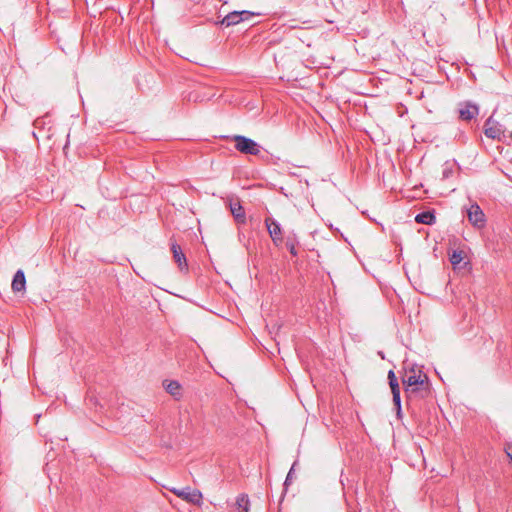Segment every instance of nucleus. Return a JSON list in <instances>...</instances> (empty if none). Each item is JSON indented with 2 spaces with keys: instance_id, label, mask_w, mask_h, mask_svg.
<instances>
[{
  "instance_id": "14",
  "label": "nucleus",
  "mask_w": 512,
  "mask_h": 512,
  "mask_svg": "<svg viewBox=\"0 0 512 512\" xmlns=\"http://www.w3.org/2000/svg\"><path fill=\"white\" fill-rule=\"evenodd\" d=\"M415 221L417 223L432 225L436 221L435 215L430 211L421 212L416 215Z\"/></svg>"
},
{
  "instance_id": "20",
  "label": "nucleus",
  "mask_w": 512,
  "mask_h": 512,
  "mask_svg": "<svg viewBox=\"0 0 512 512\" xmlns=\"http://www.w3.org/2000/svg\"><path fill=\"white\" fill-rule=\"evenodd\" d=\"M239 14L242 17V22L249 21L255 15V13L248 10L239 11Z\"/></svg>"
},
{
  "instance_id": "8",
  "label": "nucleus",
  "mask_w": 512,
  "mask_h": 512,
  "mask_svg": "<svg viewBox=\"0 0 512 512\" xmlns=\"http://www.w3.org/2000/svg\"><path fill=\"white\" fill-rule=\"evenodd\" d=\"M171 252L173 254L174 261L178 264V267L181 271L188 270V264L186 260V256L183 253L181 247L176 242H171Z\"/></svg>"
},
{
  "instance_id": "10",
  "label": "nucleus",
  "mask_w": 512,
  "mask_h": 512,
  "mask_svg": "<svg viewBox=\"0 0 512 512\" xmlns=\"http://www.w3.org/2000/svg\"><path fill=\"white\" fill-rule=\"evenodd\" d=\"M14 292H23L26 288V278L22 270H18L12 280L11 284Z\"/></svg>"
},
{
  "instance_id": "9",
  "label": "nucleus",
  "mask_w": 512,
  "mask_h": 512,
  "mask_svg": "<svg viewBox=\"0 0 512 512\" xmlns=\"http://www.w3.org/2000/svg\"><path fill=\"white\" fill-rule=\"evenodd\" d=\"M391 393H392V400L393 404L395 406L396 415L398 419L402 418V407H401V396H400V386L399 383L391 384Z\"/></svg>"
},
{
  "instance_id": "6",
  "label": "nucleus",
  "mask_w": 512,
  "mask_h": 512,
  "mask_svg": "<svg viewBox=\"0 0 512 512\" xmlns=\"http://www.w3.org/2000/svg\"><path fill=\"white\" fill-rule=\"evenodd\" d=\"M265 225L273 243L278 246L283 242V233L280 224L273 218L267 217Z\"/></svg>"
},
{
  "instance_id": "7",
  "label": "nucleus",
  "mask_w": 512,
  "mask_h": 512,
  "mask_svg": "<svg viewBox=\"0 0 512 512\" xmlns=\"http://www.w3.org/2000/svg\"><path fill=\"white\" fill-rule=\"evenodd\" d=\"M484 134L486 137L491 139L501 140L504 135V129L501 124L493 120V117H489L484 124Z\"/></svg>"
},
{
  "instance_id": "22",
  "label": "nucleus",
  "mask_w": 512,
  "mask_h": 512,
  "mask_svg": "<svg viewBox=\"0 0 512 512\" xmlns=\"http://www.w3.org/2000/svg\"><path fill=\"white\" fill-rule=\"evenodd\" d=\"M450 173H451V170L445 169V170L443 171V176H444L445 178H447V177L449 176V174H450Z\"/></svg>"
},
{
  "instance_id": "21",
  "label": "nucleus",
  "mask_w": 512,
  "mask_h": 512,
  "mask_svg": "<svg viewBox=\"0 0 512 512\" xmlns=\"http://www.w3.org/2000/svg\"><path fill=\"white\" fill-rule=\"evenodd\" d=\"M389 386L398 382V379L393 370L388 371Z\"/></svg>"
},
{
  "instance_id": "11",
  "label": "nucleus",
  "mask_w": 512,
  "mask_h": 512,
  "mask_svg": "<svg viewBox=\"0 0 512 512\" xmlns=\"http://www.w3.org/2000/svg\"><path fill=\"white\" fill-rule=\"evenodd\" d=\"M230 210H231V213L237 223H239V224L245 223V221H246L245 211L239 201L231 203Z\"/></svg>"
},
{
  "instance_id": "23",
  "label": "nucleus",
  "mask_w": 512,
  "mask_h": 512,
  "mask_svg": "<svg viewBox=\"0 0 512 512\" xmlns=\"http://www.w3.org/2000/svg\"><path fill=\"white\" fill-rule=\"evenodd\" d=\"M511 137H512V132H511Z\"/></svg>"
},
{
  "instance_id": "16",
  "label": "nucleus",
  "mask_w": 512,
  "mask_h": 512,
  "mask_svg": "<svg viewBox=\"0 0 512 512\" xmlns=\"http://www.w3.org/2000/svg\"><path fill=\"white\" fill-rule=\"evenodd\" d=\"M236 504L241 509L240 512H249V498L246 494H240L237 497Z\"/></svg>"
},
{
  "instance_id": "18",
  "label": "nucleus",
  "mask_w": 512,
  "mask_h": 512,
  "mask_svg": "<svg viewBox=\"0 0 512 512\" xmlns=\"http://www.w3.org/2000/svg\"><path fill=\"white\" fill-rule=\"evenodd\" d=\"M46 125H47L46 117H38L33 122V126L39 130L44 129Z\"/></svg>"
},
{
  "instance_id": "5",
  "label": "nucleus",
  "mask_w": 512,
  "mask_h": 512,
  "mask_svg": "<svg viewBox=\"0 0 512 512\" xmlns=\"http://www.w3.org/2000/svg\"><path fill=\"white\" fill-rule=\"evenodd\" d=\"M459 118L462 121H471L479 114V106L471 101L459 103L458 108Z\"/></svg>"
},
{
  "instance_id": "15",
  "label": "nucleus",
  "mask_w": 512,
  "mask_h": 512,
  "mask_svg": "<svg viewBox=\"0 0 512 512\" xmlns=\"http://www.w3.org/2000/svg\"><path fill=\"white\" fill-rule=\"evenodd\" d=\"M287 249L289 250V252L291 253V255L293 256H297L298 252H297V245H298V240L296 238V235L293 234V236L289 235L286 239V243H285Z\"/></svg>"
},
{
  "instance_id": "2",
  "label": "nucleus",
  "mask_w": 512,
  "mask_h": 512,
  "mask_svg": "<svg viewBox=\"0 0 512 512\" xmlns=\"http://www.w3.org/2000/svg\"><path fill=\"white\" fill-rule=\"evenodd\" d=\"M233 140L235 142V148L243 154L258 155L260 153V145L250 138L235 135Z\"/></svg>"
},
{
  "instance_id": "4",
  "label": "nucleus",
  "mask_w": 512,
  "mask_h": 512,
  "mask_svg": "<svg viewBox=\"0 0 512 512\" xmlns=\"http://www.w3.org/2000/svg\"><path fill=\"white\" fill-rule=\"evenodd\" d=\"M466 215L469 223L476 229H482L486 225V216L477 203H471L466 208Z\"/></svg>"
},
{
  "instance_id": "1",
  "label": "nucleus",
  "mask_w": 512,
  "mask_h": 512,
  "mask_svg": "<svg viewBox=\"0 0 512 512\" xmlns=\"http://www.w3.org/2000/svg\"><path fill=\"white\" fill-rule=\"evenodd\" d=\"M406 403L425 399L431 395V383L428 376L422 368L417 365H411L404 369L402 376Z\"/></svg>"
},
{
  "instance_id": "17",
  "label": "nucleus",
  "mask_w": 512,
  "mask_h": 512,
  "mask_svg": "<svg viewBox=\"0 0 512 512\" xmlns=\"http://www.w3.org/2000/svg\"><path fill=\"white\" fill-rule=\"evenodd\" d=\"M463 260V251L461 250H454L453 253L450 256V262L451 264L456 267L461 263Z\"/></svg>"
},
{
  "instance_id": "3",
  "label": "nucleus",
  "mask_w": 512,
  "mask_h": 512,
  "mask_svg": "<svg viewBox=\"0 0 512 512\" xmlns=\"http://www.w3.org/2000/svg\"><path fill=\"white\" fill-rule=\"evenodd\" d=\"M170 491L176 495L177 497L181 498L182 500L201 506L203 503V495L200 490L198 489H191L190 487H185L182 489L172 488Z\"/></svg>"
},
{
  "instance_id": "19",
  "label": "nucleus",
  "mask_w": 512,
  "mask_h": 512,
  "mask_svg": "<svg viewBox=\"0 0 512 512\" xmlns=\"http://www.w3.org/2000/svg\"><path fill=\"white\" fill-rule=\"evenodd\" d=\"M296 465H297V461H295V462L292 464V466H291V468H290V470H289V472H288V474H287V476H286V479H285V482H284V486H285L286 488H287V487L289 486V484L292 482V479H293V472H294V469H295V466H296Z\"/></svg>"
},
{
  "instance_id": "13",
  "label": "nucleus",
  "mask_w": 512,
  "mask_h": 512,
  "mask_svg": "<svg viewBox=\"0 0 512 512\" xmlns=\"http://www.w3.org/2000/svg\"><path fill=\"white\" fill-rule=\"evenodd\" d=\"M242 22V17H240L239 11H233L228 13L221 21V25H225L226 27L234 26Z\"/></svg>"
},
{
  "instance_id": "12",
  "label": "nucleus",
  "mask_w": 512,
  "mask_h": 512,
  "mask_svg": "<svg viewBox=\"0 0 512 512\" xmlns=\"http://www.w3.org/2000/svg\"><path fill=\"white\" fill-rule=\"evenodd\" d=\"M164 387H165L166 391L170 395H172L176 400H179L182 397L181 385L178 381H176V380L165 381Z\"/></svg>"
}]
</instances>
